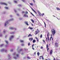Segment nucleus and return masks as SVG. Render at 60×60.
<instances>
[{
    "label": "nucleus",
    "instance_id": "obj_6",
    "mask_svg": "<svg viewBox=\"0 0 60 60\" xmlns=\"http://www.w3.org/2000/svg\"><path fill=\"white\" fill-rule=\"evenodd\" d=\"M14 37V36L12 35L10 37V38L9 39V40L10 41H11V39L12 38H13Z\"/></svg>",
    "mask_w": 60,
    "mask_h": 60
},
{
    "label": "nucleus",
    "instance_id": "obj_20",
    "mask_svg": "<svg viewBox=\"0 0 60 60\" xmlns=\"http://www.w3.org/2000/svg\"><path fill=\"white\" fill-rule=\"evenodd\" d=\"M9 28L10 29H11V30H13L14 29V28L13 27H10Z\"/></svg>",
    "mask_w": 60,
    "mask_h": 60
},
{
    "label": "nucleus",
    "instance_id": "obj_27",
    "mask_svg": "<svg viewBox=\"0 0 60 60\" xmlns=\"http://www.w3.org/2000/svg\"><path fill=\"white\" fill-rule=\"evenodd\" d=\"M5 9H8V8L7 7H5Z\"/></svg>",
    "mask_w": 60,
    "mask_h": 60
},
{
    "label": "nucleus",
    "instance_id": "obj_12",
    "mask_svg": "<svg viewBox=\"0 0 60 60\" xmlns=\"http://www.w3.org/2000/svg\"><path fill=\"white\" fill-rule=\"evenodd\" d=\"M34 44H33L32 45V49L33 50H34Z\"/></svg>",
    "mask_w": 60,
    "mask_h": 60
},
{
    "label": "nucleus",
    "instance_id": "obj_30",
    "mask_svg": "<svg viewBox=\"0 0 60 60\" xmlns=\"http://www.w3.org/2000/svg\"><path fill=\"white\" fill-rule=\"evenodd\" d=\"M0 47H2L4 46V44H2V45H0Z\"/></svg>",
    "mask_w": 60,
    "mask_h": 60
},
{
    "label": "nucleus",
    "instance_id": "obj_16",
    "mask_svg": "<svg viewBox=\"0 0 60 60\" xmlns=\"http://www.w3.org/2000/svg\"><path fill=\"white\" fill-rule=\"evenodd\" d=\"M5 42H6V43L7 44H8V41H5Z\"/></svg>",
    "mask_w": 60,
    "mask_h": 60
},
{
    "label": "nucleus",
    "instance_id": "obj_39",
    "mask_svg": "<svg viewBox=\"0 0 60 60\" xmlns=\"http://www.w3.org/2000/svg\"><path fill=\"white\" fill-rule=\"evenodd\" d=\"M43 49V46H41V49Z\"/></svg>",
    "mask_w": 60,
    "mask_h": 60
},
{
    "label": "nucleus",
    "instance_id": "obj_51",
    "mask_svg": "<svg viewBox=\"0 0 60 60\" xmlns=\"http://www.w3.org/2000/svg\"><path fill=\"white\" fill-rule=\"evenodd\" d=\"M24 16H25V17H26V14H24Z\"/></svg>",
    "mask_w": 60,
    "mask_h": 60
},
{
    "label": "nucleus",
    "instance_id": "obj_5",
    "mask_svg": "<svg viewBox=\"0 0 60 60\" xmlns=\"http://www.w3.org/2000/svg\"><path fill=\"white\" fill-rule=\"evenodd\" d=\"M49 32H48V34H47V38L48 41H49Z\"/></svg>",
    "mask_w": 60,
    "mask_h": 60
},
{
    "label": "nucleus",
    "instance_id": "obj_41",
    "mask_svg": "<svg viewBox=\"0 0 60 60\" xmlns=\"http://www.w3.org/2000/svg\"><path fill=\"white\" fill-rule=\"evenodd\" d=\"M11 34H14V32H12V33H11Z\"/></svg>",
    "mask_w": 60,
    "mask_h": 60
},
{
    "label": "nucleus",
    "instance_id": "obj_34",
    "mask_svg": "<svg viewBox=\"0 0 60 60\" xmlns=\"http://www.w3.org/2000/svg\"><path fill=\"white\" fill-rule=\"evenodd\" d=\"M27 59H31V58H30V57L29 58V57L28 56L27 57Z\"/></svg>",
    "mask_w": 60,
    "mask_h": 60
},
{
    "label": "nucleus",
    "instance_id": "obj_11",
    "mask_svg": "<svg viewBox=\"0 0 60 60\" xmlns=\"http://www.w3.org/2000/svg\"><path fill=\"white\" fill-rule=\"evenodd\" d=\"M8 24V21L6 22H5V26H6V25H7V24Z\"/></svg>",
    "mask_w": 60,
    "mask_h": 60
},
{
    "label": "nucleus",
    "instance_id": "obj_47",
    "mask_svg": "<svg viewBox=\"0 0 60 60\" xmlns=\"http://www.w3.org/2000/svg\"><path fill=\"white\" fill-rule=\"evenodd\" d=\"M51 38H52V41H53V38H52V37H51Z\"/></svg>",
    "mask_w": 60,
    "mask_h": 60
},
{
    "label": "nucleus",
    "instance_id": "obj_3",
    "mask_svg": "<svg viewBox=\"0 0 60 60\" xmlns=\"http://www.w3.org/2000/svg\"><path fill=\"white\" fill-rule=\"evenodd\" d=\"M39 29H37V30H36L35 31V34L36 35L37 34L39 33Z\"/></svg>",
    "mask_w": 60,
    "mask_h": 60
},
{
    "label": "nucleus",
    "instance_id": "obj_2",
    "mask_svg": "<svg viewBox=\"0 0 60 60\" xmlns=\"http://www.w3.org/2000/svg\"><path fill=\"white\" fill-rule=\"evenodd\" d=\"M59 45V44L57 42H56L55 43V46L56 47V48H58V47Z\"/></svg>",
    "mask_w": 60,
    "mask_h": 60
},
{
    "label": "nucleus",
    "instance_id": "obj_21",
    "mask_svg": "<svg viewBox=\"0 0 60 60\" xmlns=\"http://www.w3.org/2000/svg\"><path fill=\"white\" fill-rule=\"evenodd\" d=\"M56 9L60 11V9L58 8H56Z\"/></svg>",
    "mask_w": 60,
    "mask_h": 60
},
{
    "label": "nucleus",
    "instance_id": "obj_49",
    "mask_svg": "<svg viewBox=\"0 0 60 60\" xmlns=\"http://www.w3.org/2000/svg\"><path fill=\"white\" fill-rule=\"evenodd\" d=\"M22 0V1L23 2H25V0Z\"/></svg>",
    "mask_w": 60,
    "mask_h": 60
},
{
    "label": "nucleus",
    "instance_id": "obj_59",
    "mask_svg": "<svg viewBox=\"0 0 60 60\" xmlns=\"http://www.w3.org/2000/svg\"><path fill=\"white\" fill-rule=\"evenodd\" d=\"M24 13V11H22V13Z\"/></svg>",
    "mask_w": 60,
    "mask_h": 60
},
{
    "label": "nucleus",
    "instance_id": "obj_57",
    "mask_svg": "<svg viewBox=\"0 0 60 60\" xmlns=\"http://www.w3.org/2000/svg\"><path fill=\"white\" fill-rule=\"evenodd\" d=\"M38 13H40V12H39V11H38Z\"/></svg>",
    "mask_w": 60,
    "mask_h": 60
},
{
    "label": "nucleus",
    "instance_id": "obj_26",
    "mask_svg": "<svg viewBox=\"0 0 60 60\" xmlns=\"http://www.w3.org/2000/svg\"><path fill=\"white\" fill-rule=\"evenodd\" d=\"M31 45V44H30V42H29L28 44V46H30Z\"/></svg>",
    "mask_w": 60,
    "mask_h": 60
},
{
    "label": "nucleus",
    "instance_id": "obj_45",
    "mask_svg": "<svg viewBox=\"0 0 60 60\" xmlns=\"http://www.w3.org/2000/svg\"><path fill=\"white\" fill-rule=\"evenodd\" d=\"M20 41L21 42H23V40Z\"/></svg>",
    "mask_w": 60,
    "mask_h": 60
},
{
    "label": "nucleus",
    "instance_id": "obj_54",
    "mask_svg": "<svg viewBox=\"0 0 60 60\" xmlns=\"http://www.w3.org/2000/svg\"><path fill=\"white\" fill-rule=\"evenodd\" d=\"M10 51H13V50L11 49V50Z\"/></svg>",
    "mask_w": 60,
    "mask_h": 60
},
{
    "label": "nucleus",
    "instance_id": "obj_48",
    "mask_svg": "<svg viewBox=\"0 0 60 60\" xmlns=\"http://www.w3.org/2000/svg\"><path fill=\"white\" fill-rule=\"evenodd\" d=\"M24 45V44H22V46H23Z\"/></svg>",
    "mask_w": 60,
    "mask_h": 60
},
{
    "label": "nucleus",
    "instance_id": "obj_36",
    "mask_svg": "<svg viewBox=\"0 0 60 60\" xmlns=\"http://www.w3.org/2000/svg\"><path fill=\"white\" fill-rule=\"evenodd\" d=\"M14 59H17V57H14Z\"/></svg>",
    "mask_w": 60,
    "mask_h": 60
},
{
    "label": "nucleus",
    "instance_id": "obj_50",
    "mask_svg": "<svg viewBox=\"0 0 60 60\" xmlns=\"http://www.w3.org/2000/svg\"><path fill=\"white\" fill-rule=\"evenodd\" d=\"M51 37H50V41H51Z\"/></svg>",
    "mask_w": 60,
    "mask_h": 60
},
{
    "label": "nucleus",
    "instance_id": "obj_28",
    "mask_svg": "<svg viewBox=\"0 0 60 60\" xmlns=\"http://www.w3.org/2000/svg\"><path fill=\"white\" fill-rule=\"evenodd\" d=\"M40 38H41L42 37V35H40Z\"/></svg>",
    "mask_w": 60,
    "mask_h": 60
},
{
    "label": "nucleus",
    "instance_id": "obj_32",
    "mask_svg": "<svg viewBox=\"0 0 60 60\" xmlns=\"http://www.w3.org/2000/svg\"><path fill=\"white\" fill-rule=\"evenodd\" d=\"M41 15L42 16H43V15H44V13L42 14Z\"/></svg>",
    "mask_w": 60,
    "mask_h": 60
},
{
    "label": "nucleus",
    "instance_id": "obj_43",
    "mask_svg": "<svg viewBox=\"0 0 60 60\" xmlns=\"http://www.w3.org/2000/svg\"><path fill=\"white\" fill-rule=\"evenodd\" d=\"M14 2H15V3H17V1H14Z\"/></svg>",
    "mask_w": 60,
    "mask_h": 60
},
{
    "label": "nucleus",
    "instance_id": "obj_64",
    "mask_svg": "<svg viewBox=\"0 0 60 60\" xmlns=\"http://www.w3.org/2000/svg\"><path fill=\"white\" fill-rule=\"evenodd\" d=\"M6 50H5V52H6Z\"/></svg>",
    "mask_w": 60,
    "mask_h": 60
},
{
    "label": "nucleus",
    "instance_id": "obj_15",
    "mask_svg": "<svg viewBox=\"0 0 60 60\" xmlns=\"http://www.w3.org/2000/svg\"><path fill=\"white\" fill-rule=\"evenodd\" d=\"M35 38L37 39V41L39 42V39H38V38H37V37H35Z\"/></svg>",
    "mask_w": 60,
    "mask_h": 60
},
{
    "label": "nucleus",
    "instance_id": "obj_40",
    "mask_svg": "<svg viewBox=\"0 0 60 60\" xmlns=\"http://www.w3.org/2000/svg\"><path fill=\"white\" fill-rule=\"evenodd\" d=\"M16 56L17 57H19V54H17Z\"/></svg>",
    "mask_w": 60,
    "mask_h": 60
},
{
    "label": "nucleus",
    "instance_id": "obj_62",
    "mask_svg": "<svg viewBox=\"0 0 60 60\" xmlns=\"http://www.w3.org/2000/svg\"><path fill=\"white\" fill-rule=\"evenodd\" d=\"M51 36H52V34H51Z\"/></svg>",
    "mask_w": 60,
    "mask_h": 60
},
{
    "label": "nucleus",
    "instance_id": "obj_38",
    "mask_svg": "<svg viewBox=\"0 0 60 60\" xmlns=\"http://www.w3.org/2000/svg\"><path fill=\"white\" fill-rule=\"evenodd\" d=\"M31 14H32V15H33V16H34V14H32V13L31 12Z\"/></svg>",
    "mask_w": 60,
    "mask_h": 60
},
{
    "label": "nucleus",
    "instance_id": "obj_42",
    "mask_svg": "<svg viewBox=\"0 0 60 60\" xmlns=\"http://www.w3.org/2000/svg\"><path fill=\"white\" fill-rule=\"evenodd\" d=\"M44 23L45 24V27H46V23H45V22H44Z\"/></svg>",
    "mask_w": 60,
    "mask_h": 60
},
{
    "label": "nucleus",
    "instance_id": "obj_13",
    "mask_svg": "<svg viewBox=\"0 0 60 60\" xmlns=\"http://www.w3.org/2000/svg\"><path fill=\"white\" fill-rule=\"evenodd\" d=\"M29 29H30V30H32L33 29V28H32L30 26L29 27Z\"/></svg>",
    "mask_w": 60,
    "mask_h": 60
},
{
    "label": "nucleus",
    "instance_id": "obj_18",
    "mask_svg": "<svg viewBox=\"0 0 60 60\" xmlns=\"http://www.w3.org/2000/svg\"><path fill=\"white\" fill-rule=\"evenodd\" d=\"M35 42H36V41L35 40H34L33 41V43H35Z\"/></svg>",
    "mask_w": 60,
    "mask_h": 60
},
{
    "label": "nucleus",
    "instance_id": "obj_29",
    "mask_svg": "<svg viewBox=\"0 0 60 60\" xmlns=\"http://www.w3.org/2000/svg\"><path fill=\"white\" fill-rule=\"evenodd\" d=\"M46 41H48V38H46Z\"/></svg>",
    "mask_w": 60,
    "mask_h": 60
},
{
    "label": "nucleus",
    "instance_id": "obj_25",
    "mask_svg": "<svg viewBox=\"0 0 60 60\" xmlns=\"http://www.w3.org/2000/svg\"><path fill=\"white\" fill-rule=\"evenodd\" d=\"M31 21H32V22L33 23H34V21L33 20L31 19Z\"/></svg>",
    "mask_w": 60,
    "mask_h": 60
},
{
    "label": "nucleus",
    "instance_id": "obj_56",
    "mask_svg": "<svg viewBox=\"0 0 60 60\" xmlns=\"http://www.w3.org/2000/svg\"><path fill=\"white\" fill-rule=\"evenodd\" d=\"M53 60H55V58H54Z\"/></svg>",
    "mask_w": 60,
    "mask_h": 60
},
{
    "label": "nucleus",
    "instance_id": "obj_19",
    "mask_svg": "<svg viewBox=\"0 0 60 60\" xmlns=\"http://www.w3.org/2000/svg\"><path fill=\"white\" fill-rule=\"evenodd\" d=\"M28 37H29L30 36H32V35H31V34H29L28 36Z\"/></svg>",
    "mask_w": 60,
    "mask_h": 60
},
{
    "label": "nucleus",
    "instance_id": "obj_35",
    "mask_svg": "<svg viewBox=\"0 0 60 60\" xmlns=\"http://www.w3.org/2000/svg\"><path fill=\"white\" fill-rule=\"evenodd\" d=\"M39 15L40 16H41V13L40 12H39Z\"/></svg>",
    "mask_w": 60,
    "mask_h": 60
},
{
    "label": "nucleus",
    "instance_id": "obj_37",
    "mask_svg": "<svg viewBox=\"0 0 60 60\" xmlns=\"http://www.w3.org/2000/svg\"><path fill=\"white\" fill-rule=\"evenodd\" d=\"M27 23V22H25V24H26Z\"/></svg>",
    "mask_w": 60,
    "mask_h": 60
},
{
    "label": "nucleus",
    "instance_id": "obj_9",
    "mask_svg": "<svg viewBox=\"0 0 60 60\" xmlns=\"http://www.w3.org/2000/svg\"><path fill=\"white\" fill-rule=\"evenodd\" d=\"M46 49H47V51H48L49 50V48H48V45L47 44L46 45Z\"/></svg>",
    "mask_w": 60,
    "mask_h": 60
},
{
    "label": "nucleus",
    "instance_id": "obj_17",
    "mask_svg": "<svg viewBox=\"0 0 60 60\" xmlns=\"http://www.w3.org/2000/svg\"><path fill=\"white\" fill-rule=\"evenodd\" d=\"M37 54L38 55V56H39L40 54V52H38L37 53Z\"/></svg>",
    "mask_w": 60,
    "mask_h": 60
},
{
    "label": "nucleus",
    "instance_id": "obj_60",
    "mask_svg": "<svg viewBox=\"0 0 60 60\" xmlns=\"http://www.w3.org/2000/svg\"><path fill=\"white\" fill-rule=\"evenodd\" d=\"M5 38H6V37H7V36L6 35L5 36Z\"/></svg>",
    "mask_w": 60,
    "mask_h": 60
},
{
    "label": "nucleus",
    "instance_id": "obj_63",
    "mask_svg": "<svg viewBox=\"0 0 60 60\" xmlns=\"http://www.w3.org/2000/svg\"><path fill=\"white\" fill-rule=\"evenodd\" d=\"M15 12H16V10H15Z\"/></svg>",
    "mask_w": 60,
    "mask_h": 60
},
{
    "label": "nucleus",
    "instance_id": "obj_52",
    "mask_svg": "<svg viewBox=\"0 0 60 60\" xmlns=\"http://www.w3.org/2000/svg\"><path fill=\"white\" fill-rule=\"evenodd\" d=\"M34 2V3H35V1L34 0H33Z\"/></svg>",
    "mask_w": 60,
    "mask_h": 60
},
{
    "label": "nucleus",
    "instance_id": "obj_33",
    "mask_svg": "<svg viewBox=\"0 0 60 60\" xmlns=\"http://www.w3.org/2000/svg\"><path fill=\"white\" fill-rule=\"evenodd\" d=\"M42 41L44 43H45V40H43Z\"/></svg>",
    "mask_w": 60,
    "mask_h": 60
},
{
    "label": "nucleus",
    "instance_id": "obj_14",
    "mask_svg": "<svg viewBox=\"0 0 60 60\" xmlns=\"http://www.w3.org/2000/svg\"><path fill=\"white\" fill-rule=\"evenodd\" d=\"M32 10L33 11H34V12L35 13V14H37V12H36L35 11H34V9H33V8H32Z\"/></svg>",
    "mask_w": 60,
    "mask_h": 60
},
{
    "label": "nucleus",
    "instance_id": "obj_4",
    "mask_svg": "<svg viewBox=\"0 0 60 60\" xmlns=\"http://www.w3.org/2000/svg\"><path fill=\"white\" fill-rule=\"evenodd\" d=\"M41 58L42 59V60H44V57L42 56H40L39 57V60H41Z\"/></svg>",
    "mask_w": 60,
    "mask_h": 60
},
{
    "label": "nucleus",
    "instance_id": "obj_1",
    "mask_svg": "<svg viewBox=\"0 0 60 60\" xmlns=\"http://www.w3.org/2000/svg\"><path fill=\"white\" fill-rule=\"evenodd\" d=\"M51 32L52 34H53L54 36L55 34H56V30L54 29H53L51 30Z\"/></svg>",
    "mask_w": 60,
    "mask_h": 60
},
{
    "label": "nucleus",
    "instance_id": "obj_58",
    "mask_svg": "<svg viewBox=\"0 0 60 60\" xmlns=\"http://www.w3.org/2000/svg\"><path fill=\"white\" fill-rule=\"evenodd\" d=\"M3 32H4V33H5V31H3Z\"/></svg>",
    "mask_w": 60,
    "mask_h": 60
},
{
    "label": "nucleus",
    "instance_id": "obj_44",
    "mask_svg": "<svg viewBox=\"0 0 60 60\" xmlns=\"http://www.w3.org/2000/svg\"><path fill=\"white\" fill-rule=\"evenodd\" d=\"M18 6H21V5L20 4H19Z\"/></svg>",
    "mask_w": 60,
    "mask_h": 60
},
{
    "label": "nucleus",
    "instance_id": "obj_22",
    "mask_svg": "<svg viewBox=\"0 0 60 60\" xmlns=\"http://www.w3.org/2000/svg\"><path fill=\"white\" fill-rule=\"evenodd\" d=\"M13 20V19H11L9 20H8V21H12V20Z\"/></svg>",
    "mask_w": 60,
    "mask_h": 60
},
{
    "label": "nucleus",
    "instance_id": "obj_10",
    "mask_svg": "<svg viewBox=\"0 0 60 60\" xmlns=\"http://www.w3.org/2000/svg\"><path fill=\"white\" fill-rule=\"evenodd\" d=\"M52 53H53V50H51L50 52V54L52 55Z\"/></svg>",
    "mask_w": 60,
    "mask_h": 60
},
{
    "label": "nucleus",
    "instance_id": "obj_61",
    "mask_svg": "<svg viewBox=\"0 0 60 60\" xmlns=\"http://www.w3.org/2000/svg\"><path fill=\"white\" fill-rule=\"evenodd\" d=\"M32 25V26H34V25L33 24H31Z\"/></svg>",
    "mask_w": 60,
    "mask_h": 60
},
{
    "label": "nucleus",
    "instance_id": "obj_53",
    "mask_svg": "<svg viewBox=\"0 0 60 60\" xmlns=\"http://www.w3.org/2000/svg\"><path fill=\"white\" fill-rule=\"evenodd\" d=\"M16 54V53H14L13 54V55H15V54Z\"/></svg>",
    "mask_w": 60,
    "mask_h": 60
},
{
    "label": "nucleus",
    "instance_id": "obj_46",
    "mask_svg": "<svg viewBox=\"0 0 60 60\" xmlns=\"http://www.w3.org/2000/svg\"><path fill=\"white\" fill-rule=\"evenodd\" d=\"M26 25H27V26L29 25L28 24V22L27 23Z\"/></svg>",
    "mask_w": 60,
    "mask_h": 60
},
{
    "label": "nucleus",
    "instance_id": "obj_23",
    "mask_svg": "<svg viewBox=\"0 0 60 60\" xmlns=\"http://www.w3.org/2000/svg\"><path fill=\"white\" fill-rule=\"evenodd\" d=\"M30 5H31L32 6H33V5H34L32 3H30Z\"/></svg>",
    "mask_w": 60,
    "mask_h": 60
},
{
    "label": "nucleus",
    "instance_id": "obj_24",
    "mask_svg": "<svg viewBox=\"0 0 60 60\" xmlns=\"http://www.w3.org/2000/svg\"><path fill=\"white\" fill-rule=\"evenodd\" d=\"M31 21H32V22L33 23H34V21L33 20L31 19Z\"/></svg>",
    "mask_w": 60,
    "mask_h": 60
},
{
    "label": "nucleus",
    "instance_id": "obj_7",
    "mask_svg": "<svg viewBox=\"0 0 60 60\" xmlns=\"http://www.w3.org/2000/svg\"><path fill=\"white\" fill-rule=\"evenodd\" d=\"M0 4H3V5H7L6 4L3 2H0Z\"/></svg>",
    "mask_w": 60,
    "mask_h": 60
},
{
    "label": "nucleus",
    "instance_id": "obj_31",
    "mask_svg": "<svg viewBox=\"0 0 60 60\" xmlns=\"http://www.w3.org/2000/svg\"><path fill=\"white\" fill-rule=\"evenodd\" d=\"M23 51V49H20V51Z\"/></svg>",
    "mask_w": 60,
    "mask_h": 60
},
{
    "label": "nucleus",
    "instance_id": "obj_8",
    "mask_svg": "<svg viewBox=\"0 0 60 60\" xmlns=\"http://www.w3.org/2000/svg\"><path fill=\"white\" fill-rule=\"evenodd\" d=\"M29 40L30 41H32L33 40V38H29Z\"/></svg>",
    "mask_w": 60,
    "mask_h": 60
},
{
    "label": "nucleus",
    "instance_id": "obj_55",
    "mask_svg": "<svg viewBox=\"0 0 60 60\" xmlns=\"http://www.w3.org/2000/svg\"><path fill=\"white\" fill-rule=\"evenodd\" d=\"M34 55H36V52H35L34 53Z\"/></svg>",
    "mask_w": 60,
    "mask_h": 60
}]
</instances>
